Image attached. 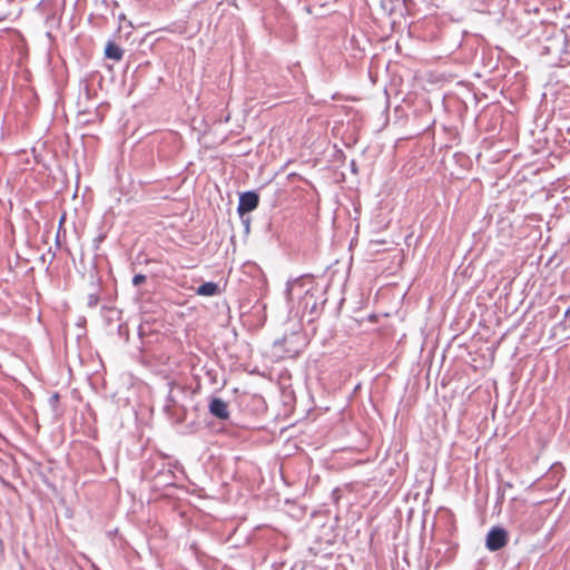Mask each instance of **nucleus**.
I'll return each instance as SVG.
<instances>
[{
    "label": "nucleus",
    "mask_w": 570,
    "mask_h": 570,
    "mask_svg": "<svg viewBox=\"0 0 570 570\" xmlns=\"http://www.w3.org/2000/svg\"><path fill=\"white\" fill-rule=\"evenodd\" d=\"M294 294L299 296L302 317H307L309 323L314 322L327 302L326 286L316 283L313 277L303 276L287 282L285 295L288 302L293 299Z\"/></svg>",
    "instance_id": "1"
},
{
    "label": "nucleus",
    "mask_w": 570,
    "mask_h": 570,
    "mask_svg": "<svg viewBox=\"0 0 570 570\" xmlns=\"http://www.w3.org/2000/svg\"><path fill=\"white\" fill-rule=\"evenodd\" d=\"M508 531L502 527H493L489 530L485 538V547L489 551H498L508 543Z\"/></svg>",
    "instance_id": "2"
},
{
    "label": "nucleus",
    "mask_w": 570,
    "mask_h": 570,
    "mask_svg": "<svg viewBox=\"0 0 570 570\" xmlns=\"http://www.w3.org/2000/svg\"><path fill=\"white\" fill-rule=\"evenodd\" d=\"M259 204V196L254 190L244 191L239 195L237 213L240 217L257 208Z\"/></svg>",
    "instance_id": "3"
},
{
    "label": "nucleus",
    "mask_w": 570,
    "mask_h": 570,
    "mask_svg": "<svg viewBox=\"0 0 570 570\" xmlns=\"http://www.w3.org/2000/svg\"><path fill=\"white\" fill-rule=\"evenodd\" d=\"M168 394L166 396V403L164 405V411H170L171 407L181 403L186 397V387L179 385L175 382H168Z\"/></svg>",
    "instance_id": "4"
},
{
    "label": "nucleus",
    "mask_w": 570,
    "mask_h": 570,
    "mask_svg": "<svg viewBox=\"0 0 570 570\" xmlns=\"http://www.w3.org/2000/svg\"><path fill=\"white\" fill-rule=\"evenodd\" d=\"M208 411L209 413L222 421H226L229 419V410L228 404L220 397H212L208 403Z\"/></svg>",
    "instance_id": "5"
},
{
    "label": "nucleus",
    "mask_w": 570,
    "mask_h": 570,
    "mask_svg": "<svg viewBox=\"0 0 570 570\" xmlns=\"http://www.w3.org/2000/svg\"><path fill=\"white\" fill-rule=\"evenodd\" d=\"M164 412L174 424H180L186 420L187 409L184 405V402H181L175 405V407H171L170 411Z\"/></svg>",
    "instance_id": "6"
},
{
    "label": "nucleus",
    "mask_w": 570,
    "mask_h": 570,
    "mask_svg": "<svg viewBox=\"0 0 570 570\" xmlns=\"http://www.w3.org/2000/svg\"><path fill=\"white\" fill-rule=\"evenodd\" d=\"M105 57L115 61H120L124 57V50L115 43V41L109 40L105 47Z\"/></svg>",
    "instance_id": "7"
},
{
    "label": "nucleus",
    "mask_w": 570,
    "mask_h": 570,
    "mask_svg": "<svg viewBox=\"0 0 570 570\" xmlns=\"http://www.w3.org/2000/svg\"><path fill=\"white\" fill-rule=\"evenodd\" d=\"M196 294L200 296H215L219 294V286L215 282H206L197 287Z\"/></svg>",
    "instance_id": "8"
},
{
    "label": "nucleus",
    "mask_w": 570,
    "mask_h": 570,
    "mask_svg": "<svg viewBox=\"0 0 570 570\" xmlns=\"http://www.w3.org/2000/svg\"><path fill=\"white\" fill-rule=\"evenodd\" d=\"M99 303V295L97 293H90L87 296V306L88 307H96Z\"/></svg>",
    "instance_id": "9"
},
{
    "label": "nucleus",
    "mask_w": 570,
    "mask_h": 570,
    "mask_svg": "<svg viewBox=\"0 0 570 570\" xmlns=\"http://www.w3.org/2000/svg\"><path fill=\"white\" fill-rule=\"evenodd\" d=\"M559 327H563V328H567V326L570 327V306L567 308L566 313H564V320L561 321L559 324H558Z\"/></svg>",
    "instance_id": "10"
},
{
    "label": "nucleus",
    "mask_w": 570,
    "mask_h": 570,
    "mask_svg": "<svg viewBox=\"0 0 570 570\" xmlns=\"http://www.w3.org/2000/svg\"><path fill=\"white\" fill-rule=\"evenodd\" d=\"M146 281V276L142 275V274H136L134 277H132V285L134 286H139L140 284H142L144 282Z\"/></svg>",
    "instance_id": "11"
},
{
    "label": "nucleus",
    "mask_w": 570,
    "mask_h": 570,
    "mask_svg": "<svg viewBox=\"0 0 570 570\" xmlns=\"http://www.w3.org/2000/svg\"><path fill=\"white\" fill-rule=\"evenodd\" d=\"M46 21L48 23H51V22L56 21V14L55 13L48 14L47 18H46Z\"/></svg>",
    "instance_id": "12"
},
{
    "label": "nucleus",
    "mask_w": 570,
    "mask_h": 570,
    "mask_svg": "<svg viewBox=\"0 0 570 570\" xmlns=\"http://www.w3.org/2000/svg\"><path fill=\"white\" fill-rule=\"evenodd\" d=\"M59 400V394L58 393H55L53 395H51L50 397V402L53 403V402H58Z\"/></svg>",
    "instance_id": "13"
},
{
    "label": "nucleus",
    "mask_w": 570,
    "mask_h": 570,
    "mask_svg": "<svg viewBox=\"0 0 570 570\" xmlns=\"http://www.w3.org/2000/svg\"><path fill=\"white\" fill-rule=\"evenodd\" d=\"M102 239H104V235H99V236L96 238V240H97V242H101Z\"/></svg>",
    "instance_id": "14"
},
{
    "label": "nucleus",
    "mask_w": 570,
    "mask_h": 570,
    "mask_svg": "<svg viewBox=\"0 0 570 570\" xmlns=\"http://www.w3.org/2000/svg\"><path fill=\"white\" fill-rule=\"evenodd\" d=\"M245 224H246V228L248 229V227H249V218H247V219L245 220Z\"/></svg>",
    "instance_id": "15"
},
{
    "label": "nucleus",
    "mask_w": 570,
    "mask_h": 570,
    "mask_svg": "<svg viewBox=\"0 0 570 570\" xmlns=\"http://www.w3.org/2000/svg\"><path fill=\"white\" fill-rule=\"evenodd\" d=\"M351 166H352L353 171H355V161L354 160L352 161Z\"/></svg>",
    "instance_id": "16"
}]
</instances>
